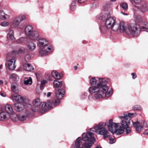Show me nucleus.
<instances>
[{
  "mask_svg": "<svg viewBox=\"0 0 148 148\" xmlns=\"http://www.w3.org/2000/svg\"><path fill=\"white\" fill-rule=\"evenodd\" d=\"M9 117H11V116H9V114L5 111H2L0 113V120H5Z\"/></svg>",
  "mask_w": 148,
  "mask_h": 148,
  "instance_id": "nucleus-18",
  "label": "nucleus"
},
{
  "mask_svg": "<svg viewBox=\"0 0 148 148\" xmlns=\"http://www.w3.org/2000/svg\"><path fill=\"white\" fill-rule=\"evenodd\" d=\"M77 2V0H72L70 8V10L71 11H73L75 10L76 8V5Z\"/></svg>",
  "mask_w": 148,
  "mask_h": 148,
  "instance_id": "nucleus-24",
  "label": "nucleus"
},
{
  "mask_svg": "<svg viewBox=\"0 0 148 148\" xmlns=\"http://www.w3.org/2000/svg\"><path fill=\"white\" fill-rule=\"evenodd\" d=\"M10 78L12 79V80L14 81H16L18 80V77L17 75L13 73L11 75Z\"/></svg>",
  "mask_w": 148,
  "mask_h": 148,
  "instance_id": "nucleus-29",
  "label": "nucleus"
},
{
  "mask_svg": "<svg viewBox=\"0 0 148 148\" xmlns=\"http://www.w3.org/2000/svg\"><path fill=\"white\" fill-rule=\"evenodd\" d=\"M136 114L135 113H128V114H124L123 116H119V118L121 119V123L122 127L123 128V132L125 131L126 134H130L131 132L130 128L129 127L128 124L131 123V117L134 116Z\"/></svg>",
  "mask_w": 148,
  "mask_h": 148,
  "instance_id": "nucleus-4",
  "label": "nucleus"
},
{
  "mask_svg": "<svg viewBox=\"0 0 148 148\" xmlns=\"http://www.w3.org/2000/svg\"><path fill=\"white\" fill-rule=\"evenodd\" d=\"M51 74L52 76L55 78L57 79H59L61 77V75L56 71L53 70L51 72Z\"/></svg>",
  "mask_w": 148,
  "mask_h": 148,
  "instance_id": "nucleus-23",
  "label": "nucleus"
},
{
  "mask_svg": "<svg viewBox=\"0 0 148 148\" xmlns=\"http://www.w3.org/2000/svg\"><path fill=\"white\" fill-rule=\"evenodd\" d=\"M134 3L138 4L141 2V0H132Z\"/></svg>",
  "mask_w": 148,
  "mask_h": 148,
  "instance_id": "nucleus-44",
  "label": "nucleus"
},
{
  "mask_svg": "<svg viewBox=\"0 0 148 148\" xmlns=\"http://www.w3.org/2000/svg\"><path fill=\"white\" fill-rule=\"evenodd\" d=\"M40 100L36 99L33 102V106L32 108V110L34 112H36L40 110Z\"/></svg>",
  "mask_w": 148,
  "mask_h": 148,
  "instance_id": "nucleus-14",
  "label": "nucleus"
},
{
  "mask_svg": "<svg viewBox=\"0 0 148 148\" xmlns=\"http://www.w3.org/2000/svg\"><path fill=\"white\" fill-rule=\"evenodd\" d=\"M23 68L25 71H32L34 69L32 65H23Z\"/></svg>",
  "mask_w": 148,
  "mask_h": 148,
  "instance_id": "nucleus-26",
  "label": "nucleus"
},
{
  "mask_svg": "<svg viewBox=\"0 0 148 148\" xmlns=\"http://www.w3.org/2000/svg\"><path fill=\"white\" fill-rule=\"evenodd\" d=\"M47 81L46 80H43L41 82L40 86V88L41 89H43V87L45 84L46 83Z\"/></svg>",
  "mask_w": 148,
  "mask_h": 148,
  "instance_id": "nucleus-38",
  "label": "nucleus"
},
{
  "mask_svg": "<svg viewBox=\"0 0 148 148\" xmlns=\"http://www.w3.org/2000/svg\"><path fill=\"white\" fill-rule=\"evenodd\" d=\"M3 81L2 80H0V84H1L3 83Z\"/></svg>",
  "mask_w": 148,
  "mask_h": 148,
  "instance_id": "nucleus-54",
  "label": "nucleus"
},
{
  "mask_svg": "<svg viewBox=\"0 0 148 148\" xmlns=\"http://www.w3.org/2000/svg\"><path fill=\"white\" fill-rule=\"evenodd\" d=\"M141 109L140 106L139 105H135L132 107V109L134 110H140Z\"/></svg>",
  "mask_w": 148,
  "mask_h": 148,
  "instance_id": "nucleus-39",
  "label": "nucleus"
},
{
  "mask_svg": "<svg viewBox=\"0 0 148 148\" xmlns=\"http://www.w3.org/2000/svg\"><path fill=\"white\" fill-rule=\"evenodd\" d=\"M132 123L133 127L135 128L136 132L139 133L143 130V127H147L148 126L147 122L144 121H141L140 122L137 121L133 122Z\"/></svg>",
  "mask_w": 148,
  "mask_h": 148,
  "instance_id": "nucleus-9",
  "label": "nucleus"
},
{
  "mask_svg": "<svg viewBox=\"0 0 148 148\" xmlns=\"http://www.w3.org/2000/svg\"><path fill=\"white\" fill-rule=\"evenodd\" d=\"M106 125V123H99L94 128H91L90 131L88 132H90L92 133L91 131L94 132L97 134L103 136V138L106 139L109 136L110 134L108 130L105 128Z\"/></svg>",
  "mask_w": 148,
  "mask_h": 148,
  "instance_id": "nucleus-6",
  "label": "nucleus"
},
{
  "mask_svg": "<svg viewBox=\"0 0 148 148\" xmlns=\"http://www.w3.org/2000/svg\"><path fill=\"white\" fill-rule=\"evenodd\" d=\"M0 18L3 20L6 19L5 13L2 11H0Z\"/></svg>",
  "mask_w": 148,
  "mask_h": 148,
  "instance_id": "nucleus-35",
  "label": "nucleus"
},
{
  "mask_svg": "<svg viewBox=\"0 0 148 148\" xmlns=\"http://www.w3.org/2000/svg\"><path fill=\"white\" fill-rule=\"evenodd\" d=\"M51 95V93L50 92H49L47 93V97H49Z\"/></svg>",
  "mask_w": 148,
  "mask_h": 148,
  "instance_id": "nucleus-50",
  "label": "nucleus"
},
{
  "mask_svg": "<svg viewBox=\"0 0 148 148\" xmlns=\"http://www.w3.org/2000/svg\"><path fill=\"white\" fill-rule=\"evenodd\" d=\"M51 106L52 104L50 101H47L45 103H41L40 104V109H41L45 111L48 109V108H51Z\"/></svg>",
  "mask_w": 148,
  "mask_h": 148,
  "instance_id": "nucleus-16",
  "label": "nucleus"
},
{
  "mask_svg": "<svg viewBox=\"0 0 148 148\" xmlns=\"http://www.w3.org/2000/svg\"><path fill=\"white\" fill-rule=\"evenodd\" d=\"M5 67L7 69L11 70L15 69L16 66L15 65H5Z\"/></svg>",
  "mask_w": 148,
  "mask_h": 148,
  "instance_id": "nucleus-36",
  "label": "nucleus"
},
{
  "mask_svg": "<svg viewBox=\"0 0 148 148\" xmlns=\"http://www.w3.org/2000/svg\"><path fill=\"white\" fill-rule=\"evenodd\" d=\"M5 112L9 114V116H11V119L13 121H16V115L14 114V112L11 106L10 105H7L5 107Z\"/></svg>",
  "mask_w": 148,
  "mask_h": 148,
  "instance_id": "nucleus-11",
  "label": "nucleus"
},
{
  "mask_svg": "<svg viewBox=\"0 0 148 148\" xmlns=\"http://www.w3.org/2000/svg\"><path fill=\"white\" fill-rule=\"evenodd\" d=\"M26 19L25 16L23 15L18 16L13 21L12 24L14 26L21 28L23 27L24 24L21 23V22Z\"/></svg>",
  "mask_w": 148,
  "mask_h": 148,
  "instance_id": "nucleus-10",
  "label": "nucleus"
},
{
  "mask_svg": "<svg viewBox=\"0 0 148 148\" xmlns=\"http://www.w3.org/2000/svg\"><path fill=\"white\" fill-rule=\"evenodd\" d=\"M30 112L28 111H26V113L23 115H19L17 116H16V118H18V119L21 121H23L25 120L29 114Z\"/></svg>",
  "mask_w": 148,
  "mask_h": 148,
  "instance_id": "nucleus-20",
  "label": "nucleus"
},
{
  "mask_svg": "<svg viewBox=\"0 0 148 148\" xmlns=\"http://www.w3.org/2000/svg\"><path fill=\"white\" fill-rule=\"evenodd\" d=\"M96 86L90 87L88 89L89 93L92 94H94L93 97L97 100H99L105 97H108L112 94V90L111 88L108 90L109 87L107 84L109 79L106 78H100L95 77L92 78L90 82L91 85H95L97 82Z\"/></svg>",
  "mask_w": 148,
  "mask_h": 148,
  "instance_id": "nucleus-1",
  "label": "nucleus"
},
{
  "mask_svg": "<svg viewBox=\"0 0 148 148\" xmlns=\"http://www.w3.org/2000/svg\"><path fill=\"white\" fill-rule=\"evenodd\" d=\"M112 120H110L109 124L107 125L109 130L113 134L116 133L117 135H121L123 133V128L121 126L119 127V123H113Z\"/></svg>",
  "mask_w": 148,
  "mask_h": 148,
  "instance_id": "nucleus-7",
  "label": "nucleus"
},
{
  "mask_svg": "<svg viewBox=\"0 0 148 148\" xmlns=\"http://www.w3.org/2000/svg\"><path fill=\"white\" fill-rule=\"evenodd\" d=\"M24 108V106L22 103H16L14 104V109L17 112H20Z\"/></svg>",
  "mask_w": 148,
  "mask_h": 148,
  "instance_id": "nucleus-17",
  "label": "nucleus"
},
{
  "mask_svg": "<svg viewBox=\"0 0 148 148\" xmlns=\"http://www.w3.org/2000/svg\"><path fill=\"white\" fill-rule=\"evenodd\" d=\"M112 2H114L116 1V0H110Z\"/></svg>",
  "mask_w": 148,
  "mask_h": 148,
  "instance_id": "nucleus-55",
  "label": "nucleus"
},
{
  "mask_svg": "<svg viewBox=\"0 0 148 148\" xmlns=\"http://www.w3.org/2000/svg\"><path fill=\"white\" fill-rule=\"evenodd\" d=\"M8 37L12 40H15V38L14 36V31L13 30H10L9 31L8 34Z\"/></svg>",
  "mask_w": 148,
  "mask_h": 148,
  "instance_id": "nucleus-25",
  "label": "nucleus"
},
{
  "mask_svg": "<svg viewBox=\"0 0 148 148\" xmlns=\"http://www.w3.org/2000/svg\"><path fill=\"white\" fill-rule=\"evenodd\" d=\"M140 9L142 12L148 11V8L146 5L141 6L140 8Z\"/></svg>",
  "mask_w": 148,
  "mask_h": 148,
  "instance_id": "nucleus-33",
  "label": "nucleus"
},
{
  "mask_svg": "<svg viewBox=\"0 0 148 148\" xmlns=\"http://www.w3.org/2000/svg\"><path fill=\"white\" fill-rule=\"evenodd\" d=\"M33 31L32 27L30 25H27L25 28V34L28 36Z\"/></svg>",
  "mask_w": 148,
  "mask_h": 148,
  "instance_id": "nucleus-21",
  "label": "nucleus"
},
{
  "mask_svg": "<svg viewBox=\"0 0 148 148\" xmlns=\"http://www.w3.org/2000/svg\"><path fill=\"white\" fill-rule=\"evenodd\" d=\"M128 34H130L133 36H136L139 34L140 29L138 28L135 24H132L130 25L127 28Z\"/></svg>",
  "mask_w": 148,
  "mask_h": 148,
  "instance_id": "nucleus-8",
  "label": "nucleus"
},
{
  "mask_svg": "<svg viewBox=\"0 0 148 148\" xmlns=\"http://www.w3.org/2000/svg\"><path fill=\"white\" fill-rule=\"evenodd\" d=\"M121 13H122V14H123L124 15H128V14H127L125 13H123V12H121Z\"/></svg>",
  "mask_w": 148,
  "mask_h": 148,
  "instance_id": "nucleus-51",
  "label": "nucleus"
},
{
  "mask_svg": "<svg viewBox=\"0 0 148 148\" xmlns=\"http://www.w3.org/2000/svg\"><path fill=\"white\" fill-rule=\"evenodd\" d=\"M95 148H102L99 145L97 146Z\"/></svg>",
  "mask_w": 148,
  "mask_h": 148,
  "instance_id": "nucleus-53",
  "label": "nucleus"
},
{
  "mask_svg": "<svg viewBox=\"0 0 148 148\" xmlns=\"http://www.w3.org/2000/svg\"><path fill=\"white\" fill-rule=\"evenodd\" d=\"M11 99L13 101H15L17 103H22L24 101V99L21 95L15 94H12V95Z\"/></svg>",
  "mask_w": 148,
  "mask_h": 148,
  "instance_id": "nucleus-15",
  "label": "nucleus"
},
{
  "mask_svg": "<svg viewBox=\"0 0 148 148\" xmlns=\"http://www.w3.org/2000/svg\"><path fill=\"white\" fill-rule=\"evenodd\" d=\"M74 68L75 70H76L77 69V66H74Z\"/></svg>",
  "mask_w": 148,
  "mask_h": 148,
  "instance_id": "nucleus-52",
  "label": "nucleus"
},
{
  "mask_svg": "<svg viewBox=\"0 0 148 148\" xmlns=\"http://www.w3.org/2000/svg\"><path fill=\"white\" fill-rule=\"evenodd\" d=\"M109 139V143L110 144H112L116 142V139L113 136H112L109 135L108 137Z\"/></svg>",
  "mask_w": 148,
  "mask_h": 148,
  "instance_id": "nucleus-30",
  "label": "nucleus"
},
{
  "mask_svg": "<svg viewBox=\"0 0 148 148\" xmlns=\"http://www.w3.org/2000/svg\"><path fill=\"white\" fill-rule=\"evenodd\" d=\"M28 36L32 40H35L38 38L39 34L38 31H33Z\"/></svg>",
  "mask_w": 148,
  "mask_h": 148,
  "instance_id": "nucleus-19",
  "label": "nucleus"
},
{
  "mask_svg": "<svg viewBox=\"0 0 148 148\" xmlns=\"http://www.w3.org/2000/svg\"><path fill=\"white\" fill-rule=\"evenodd\" d=\"M53 87L55 88L56 89L59 90L62 89H64L63 88H64L65 85L62 83V81H59L58 80H56L54 81L53 82Z\"/></svg>",
  "mask_w": 148,
  "mask_h": 148,
  "instance_id": "nucleus-13",
  "label": "nucleus"
},
{
  "mask_svg": "<svg viewBox=\"0 0 148 148\" xmlns=\"http://www.w3.org/2000/svg\"><path fill=\"white\" fill-rule=\"evenodd\" d=\"M81 137L78 138L73 148H90L95 141L94 134L90 132H87L86 134L83 133Z\"/></svg>",
  "mask_w": 148,
  "mask_h": 148,
  "instance_id": "nucleus-3",
  "label": "nucleus"
},
{
  "mask_svg": "<svg viewBox=\"0 0 148 148\" xmlns=\"http://www.w3.org/2000/svg\"><path fill=\"white\" fill-rule=\"evenodd\" d=\"M2 68V65H0V69H1Z\"/></svg>",
  "mask_w": 148,
  "mask_h": 148,
  "instance_id": "nucleus-56",
  "label": "nucleus"
},
{
  "mask_svg": "<svg viewBox=\"0 0 148 148\" xmlns=\"http://www.w3.org/2000/svg\"><path fill=\"white\" fill-rule=\"evenodd\" d=\"M11 89L14 93H17L18 92L17 88V85L15 83L12 84L11 86Z\"/></svg>",
  "mask_w": 148,
  "mask_h": 148,
  "instance_id": "nucleus-27",
  "label": "nucleus"
},
{
  "mask_svg": "<svg viewBox=\"0 0 148 148\" xmlns=\"http://www.w3.org/2000/svg\"><path fill=\"white\" fill-rule=\"evenodd\" d=\"M140 29L142 31L148 32V25H145V26H142Z\"/></svg>",
  "mask_w": 148,
  "mask_h": 148,
  "instance_id": "nucleus-37",
  "label": "nucleus"
},
{
  "mask_svg": "<svg viewBox=\"0 0 148 148\" xmlns=\"http://www.w3.org/2000/svg\"><path fill=\"white\" fill-rule=\"evenodd\" d=\"M98 18L103 21V25L100 27V30L103 32H105L108 29H113L115 31H119L121 32H128L124 22H120L115 25L116 18L111 17L109 12L101 14L98 16Z\"/></svg>",
  "mask_w": 148,
  "mask_h": 148,
  "instance_id": "nucleus-2",
  "label": "nucleus"
},
{
  "mask_svg": "<svg viewBox=\"0 0 148 148\" xmlns=\"http://www.w3.org/2000/svg\"><path fill=\"white\" fill-rule=\"evenodd\" d=\"M45 77L46 79L47 80H50L51 79V77L50 74L48 73H45Z\"/></svg>",
  "mask_w": 148,
  "mask_h": 148,
  "instance_id": "nucleus-41",
  "label": "nucleus"
},
{
  "mask_svg": "<svg viewBox=\"0 0 148 148\" xmlns=\"http://www.w3.org/2000/svg\"><path fill=\"white\" fill-rule=\"evenodd\" d=\"M27 47L29 50L32 51L36 49V45L33 42H30L27 45Z\"/></svg>",
  "mask_w": 148,
  "mask_h": 148,
  "instance_id": "nucleus-22",
  "label": "nucleus"
},
{
  "mask_svg": "<svg viewBox=\"0 0 148 148\" xmlns=\"http://www.w3.org/2000/svg\"><path fill=\"white\" fill-rule=\"evenodd\" d=\"M48 45V42L45 39H40L38 40L37 45L40 47L39 53L40 56L47 55L52 51V47Z\"/></svg>",
  "mask_w": 148,
  "mask_h": 148,
  "instance_id": "nucleus-5",
  "label": "nucleus"
},
{
  "mask_svg": "<svg viewBox=\"0 0 148 148\" xmlns=\"http://www.w3.org/2000/svg\"><path fill=\"white\" fill-rule=\"evenodd\" d=\"M55 93H56V97L58 99L56 100L54 102H53V103L55 106H57L60 103V100L63 97L65 94V91L64 89H62L59 90L58 92Z\"/></svg>",
  "mask_w": 148,
  "mask_h": 148,
  "instance_id": "nucleus-12",
  "label": "nucleus"
},
{
  "mask_svg": "<svg viewBox=\"0 0 148 148\" xmlns=\"http://www.w3.org/2000/svg\"><path fill=\"white\" fill-rule=\"evenodd\" d=\"M120 6L121 8L124 10L125 12L127 10L128 6L126 4L124 3H122L121 5Z\"/></svg>",
  "mask_w": 148,
  "mask_h": 148,
  "instance_id": "nucleus-34",
  "label": "nucleus"
},
{
  "mask_svg": "<svg viewBox=\"0 0 148 148\" xmlns=\"http://www.w3.org/2000/svg\"><path fill=\"white\" fill-rule=\"evenodd\" d=\"M0 95L3 97H5L6 96V94L3 92H1L0 93Z\"/></svg>",
  "mask_w": 148,
  "mask_h": 148,
  "instance_id": "nucleus-47",
  "label": "nucleus"
},
{
  "mask_svg": "<svg viewBox=\"0 0 148 148\" xmlns=\"http://www.w3.org/2000/svg\"><path fill=\"white\" fill-rule=\"evenodd\" d=\"M32 83V81L31 77H29V78H24V83L25 84H31Z\"/></svg>",
  "mask_w": 148,
  "mask_h": 148,
  "instance_id": "nucleus-28",
  "label": "nucleus"
},
{
  "mask_svg": "<svg viewBox=\"0 0 148 148\" xmlns=\"http://www.w3.org/2000/svg\"><path fill=\"white\" fill-rule=\"evenodd\" d=\"M15 62V58H12L8 61V65H14Z\"/></svg>",
  "mask_w": 148,
  "mask_h": 148,
  "instance_id": "nucleus-32",
  "label": "nucleus"
},
{
  "mask_svg": "<svg viewBox=\"0 0 148 148\" xmlns=\"http://www.w3.org/2000/svg\"><path fill=\"white\" fill-rule=\"evenodd\" d=\"M131 75L132 76V78L133 79H134L136 77V75L135 73H132Z\"/></svg>",
  "mask_w": 148,
  "mask_h": 148,
  "instance_id": "nucleus-43",
  "label": "nucleus"
},
{
  "mask_svg": "<svg viewBox=\"0 0 148 148\" xmlns=\"http://www.w3.org/2000/svg\"><path fill=\"white\" fill-rule=\"evenodd\" d=\"M27 56H28V57H29V55H27Z\"/></svg>",
  "mask_w": 148,
  "mask_h": 148,
  "instance_id": "nucleus-57",
  "label": "nucleus"
},
{
  "mask_svg": "<svg viewBox=\"0 0 148 148\" xmlns=\"http://www.w3.org/2000/svg\"><path fill=\"white\" fill-rule=\"evenodd\" d=\"M25 51V49L23 48H21L19 50V52H24Z\"/></svg>",
  "mask_w": 148,
  "mask_h": 148,
  "instance_id": "nucleus-45",
  "label": "nucleus"
},
{
  "mask_svg": "<svg viewBox=\"0 0 148 148\" xmlns=\"http://www.w3.org/2000/svg\"><path fill=\"white\" fill-rule=\"evenodd\" d=\"M26 62V61L25 59L23 60V62L24 63L23 64V65H30V64H28V63H27L26 62Z\"/></svg>",
  "mask_w": 148,
  "mask_h": 148,
  "instance_id": "nucleus-48",
  "label": "nucleus"
},
{
  "mask_svg": "<svg viewBox=\"0 0 148 148\" xmlns=\"http://www.w3.org/2000/svg\"><path fill=\"white\" fill-rule=\"evenodd\" d=\"M92 95H90L88 96V99L90 100H91L92 99Z\"/></svg>",
  "mask_w": 148,
  "mask_h": 148,
  "instance_id": "nucleus-49",
  "label": "nucleus"
},
{
  "mask_svg": "<svg viewBox=\"0 0 148 148\" xmlns=\"http://www.w3.org/2000/svg\"><path fill=\"white\" fill-rule=\"evenodd\" d=\"M144 134L145 135H148V129L145 130L144 132Z\"/></svg>",
  "mask_w": 148,
  "mask_h": 148,
  "instance_id": "nucleus-46",
  "label": "nucleus"
},
{
  "mask_svg": "<svg viewBox=\"0 0 148 148\" xmlns=\"http://www.w3.org/2000/svg\"><path fill=\"white\" fill-rule=\"evenodd\" d=\"M9 24V23L6 21H3L1 23V25L3 27L6 26Z\"/></svg>",
  "mask_w": 148,
  "mask_h": 148,
  "instance_id": "nucleus-40",
  "label": "nucleus"
},
{
  "mask_svg": "<svg viewBox=\"0 0 148 148\" xmlns=\"http://www.w3.org/2000/svg\"><path fill=\"white\" fill-rule=\"evenodd\" d=\"M135 18L139 21H141L142 20V18L140 16L136 15L135 16Z\"/></svg>",
  "mask_w": 148,
  "mask_h": 148,
  "instance_id": "nucleus-42",
  "label": "nucleus"
},
{
  "mask_svg": "<svg viewBox=\"0 0 148 148\" xmlns=\"http://www.w3.org/2000/svg\"><path fill=\"white\" fill-rule=\"evenodd\" d=\"M16 42L18 43H24L26 42V39L24 38H21L18 40H17L16 41Z\"/></svg>",
  "mask_w": 148,
  "mask_h": 148,
  "instance_id": "nucleus-31",
  "label": "nucleus"
}]
</instances>
